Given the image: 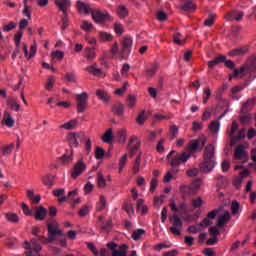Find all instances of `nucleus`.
<instances>
[{
    "label": "nucleus",
    "mask_w": 256,
    "mask_h": 256,
    "mask_svg": "<svg viewBox=\"0 0 256 256\" xmlns=\"http://www.w3.org/2000/svg\"><path fill=\"white\" fill-rule=\"evenodd\" d=\"M141 141L136 136H132L129 141L130 156L133 157L139 151Z\"/></svg>",
    "instance_id": "9b49d317"
},
{
    "label": "nucleus",
    "mask_w": 256,
    "mask_h": 256,
    "mask_svg": "<svg viewBox=\"0 0 256 256\" xmlns=\"http://www.w3.org/2000/svg\"><path fill=\"white\" fill-rule=\"evenodd\" d=\"M141 235H145V230L143 228L135 230L132 233V239H134V241H139L141 239Z\"/></svg>",
    "instance_id": "ea45409f"
},
{
    "label": "nucleus",
    "mask_w": 256,
    "mask_h": 256,
    "mask_svg": "<svg viewBox=\"0 0 256 256\" xmlns=\"http://www.w3.org/2000/svg\"><path fill=\"white\" fill-rule=\"evenodd\" d=\"M186 174L188 177H197L199 175V169L198 168H190L186 171Z\"/></svg>",
    "instance_id": "e2e57ef3"
},
{
    "label": "nucleus",
    "mask_w": 256,
    "mask_h": 256,
    "mask_svg": "<svg viewBox=\"0 0 256 256\" xmlns=\"http://www.w3.org/2000/svg\"><path fill=\"white\" fill-rule=\"evenodd\" d=\"M85 169H87V165L85 164V162H83L82 159H80L75 165L74 168L71 172V177L72 179H77V177H79V175H81Z\"/></svg>",
    "instance_id": "9d476101"
},
{
    "label": "nucleus",
    "mask_w": 256,
    "mask_h": 256,
    "mask_svg": "<svg viewBox=\"0 0 256 256\" xmlns=\"http://www.w3.org/2000/svg\"><path fill=\"white\" fill-rule=\"evenodd\" d=\"M123 209L129 215V217H131V215H134L135 213V210H133V203L131 202L125 203Z\"/></svg>",
    "instance_id": "c03bdc74"
},
{
    "label": "nucleus",
    "mask_w": 256,
    "mask_h": 256,
    "mask_svg": "<svg viewBox=\"0 0 256 256\" xmlns=\"http://www.w3.org/2000/svg\"><path fill=\"white\" fill-rule=\"evenodd\" d=\"M146 120L147 117H145V110H143L136 118V123H138V125H143Z\"/></svg>",
    "instance_id": "4d7b16f0"
},
{
    "label": "nucleus",
    "mask_w": 256,
    "mask_h": 256,
    "mask_svg": "<svg viewBox=\"0 0 256 256\" xmlns=\"http://www.w3.org/2000/svg\"><path fill=\"white\" fill-rule=\"evenodd\" d=\"M117 13L119 15V17H121L122 19H124V17H127V15H129V11L127 10V8L123 5H120L117 9Z\"/></svg>",
    "instance_id": "79ce46f5"
},
{
    "label": "nucleus",
    "mask_w": 256,
    "mask_h": 256,
    "mask_svg": "<svg viewBox=\"0 0 256 256\" xmlns=\"http://www.w3.org/2000/svg\"><path fill=\"white\" fill-rule=\"evenodd\" d=\"M89 100V95L87 92H82L76 95L77 111L78 113H83L87 109V101Z\"/></svg>",
    "instance_id": "6e6552de"
},
{
    "label": "nucleus",
    "mask_w": 256,
    "mask_h": 256,
    "mask_svg": "<svg viewBox=\"0 0 256 256\" xmlns=\"http://www.w3.org/2000/svg\"><path fill=\"white\" fill-rule=\"evenodd\" d=\"M13 147H15V144H10L8 146H5L2 148V155H9L11 151H13Z\"/></svg>",
    "instance_id": "338daca9"
},
{
    "label": "nucleus",
    "mask_w": 256,
    "mask_h": 256,
    "mask_svg": "<svg viewBox=\"0 0 256 256\" xmlns=\"http://www.w3.org/2000/svg\"><path fill=\"white\" fill-rule=\"evenodd\" d=\"M53 181H55V176L47 174L45 176L42 177V183L46 186V187H53Z\"/></svg>",
    "instance_id": "a878e982"
},
{
    "label": "nucleus",
    "mask_w": 256,
    "mask_h": 256,
    "mask_svg": "<svg viewBox=\"0 0 256 256\" xmlns=\"http://www.w3.org/2000/svg\"><path fill=\"white\" fill-rule=\"evenodd\" d=\"M212 111H213V108L207 107L202 115V121H207V119L211 117Z\"/></svg>",
    "instance_id": "69168bd1"
},
{
    "label": "nucleus",
    "mask_w": 256,
    "mask_h": 256,
    "mask_svg": "<svg viewBox=\"0 0 256 256\" xmlns=\"http://www.w3.org/2000/svg\"><path fill=\"white\" fill-rule=\"evenodd\" d=\"M159 69V64L152 63L149 68L146 69L147 77H153Z\"/></svg>",
    "instance_id": "c756f323"
},
{
    "label": "nucleus",
    "mask_w": 256,
    "mask_h": 256,
    "mask_svg": "<svg viewBox=\"0 0 256 256\" xmlns=\"http://www.w3.org/2000/svg\"><path fill=\"white\" fill-rule=\"evenodd\" d=\"M48 227V237L39 236L38 239L43 243V245H49L53 241H57V237L63 236V231L59 229V224L57 222L47 223Z\"/></svg>",
    "instance_id": "7ed1b4c3"
},
{
    "label": "nucleus",
    "mask_w": 256,
    "mask_h": 256,
    "mask_svg": "<svg viewBox=\"0 0 256 256\" xmlns=\"http://www.w3.org/2000/svg\"><path fill=\"white\" fill-rule=\"evenodd\" d=\"M81 29L83 31H91L93 30V24L92 23H89L87 20H84L82 23H81Z\"/></svg>",
    "instance_id": "5fc2aeb1"
},
{
    "label": "nucleus",
    "mask_w": 256,
    "mask_h": 256,
    "mask_svg": "<svg viewBox=\"0 0 256 256\" xmlns=\"http://www.w3.org/2000/svg\"><path fill=\"white\" fill-rule=\"evenodd\" d=\"M72 161H73V149H71L70 154H64L60 158V162L62 163V165H69V163H71Z\"/></svg>",
    "instance_id": "cd10ccee"
},
{
    "label": "nucleus",
    "mask_w": 256,
    "mask_h": 256,
    "mask_svg": "<svg viewBox=\"0 0 256 256\" xmlns=\"http://www.w3.org/2000/svg\"><path fill=\"white\" fill-rule=\"evenodd\" d=\"M24 249L28 251L25 252L27 256H39V251H41V244L37 242V239L32 238L31 242H24Z\"/></svg>",
    "instance_id": "39448f33"
},
{
    "label": "nucleus",
    "mask_w": 256,
    "mask_h": 256,
    "mask_svg": "<svg viewBox=\"0 0 256 256\" xmlns=\"http://www.w3.org/2000/svg\"><path fill=\"white\" fill-rule=\"evenodd\" d=\"M127 164V154H124L120 160H119V170L118 173H122L123 172V167H125V165Z\"/></svg>",
    "instance_id": "8fccbe9b"
},
{
    "label": "nucleus",
    "mask_w": 256,
    "mask_h": 256,
    "mask_svg": "<svg viewBox=\"0 0 256 256\" xmlns=\"http://www.w3.org/2000/svg\"><path fill=\"white\" fill-rule=\"evenodd\" d=\"M127 85H129V82H125L121 88H118L115 90V95H123L127 91Z\"/></svg>",
    "instance_id": "052dcab7"
},
{
    "label": "nucleus",
    "mask_w": 256,
    "mask_h": 256,
    "mask_svg": "<svg viewBox=\"0 0 256 256\" xmlns=\"http://www.w3.org/2000/svg\"><path fill=\"white\" fill-rule=\"evenodd\" d=\"M191 205L192 207H194V209H199V207H202L203 205V198L201 197L193 198L191 201Z\"/></svg>",
    "instance_id": "49530a36"
},
{
    "label": "nucleus",
    "mask_w": 256,
    "mask_h": 256,
    "mask_svg": "<svg viewBox=\"0 0 256 256\" xmlns=\"http://www.w3.org/2000/svg\"><path fill=\"white\" fill-rule=\"evenodd\" d=\"M77 8L79 9V11L83 13H91V7H89L88 4H85L81 1H77Z\"/></svg>",
    "instance_id": "2f4dec72"
},
{
    "label": "nucleus",
    "mask_w": 256,
    "mask_h": 256,
    "mask_svg": "<svg viewBox=\"0 0 256 256\" xmlns=\"http://www.w3.org/2000/svg\"><path fill=\"white\" fill-rule=\"evenodd\" d=\"M239 207H241L239 202L237 201L232 202V207H231L232 215H237V213H239Z\"/></svg>",
    "instance_id": "0e129e2a"
},
{
    "label": "nucleus",
    "mask_w": 256,
    "mask_h": 256,
    "mask_svg": "<svg viewBox=\"0 0 256 256\" xmlns=\"http://www.w3.org/2000/svg\"><path fill=\"white\" fill-rule=\"evenodd\" d=\"M227 59L225 55H219L214 60H211L208 62L209 69H213L214 67H217L219 63H224V61Z\"/></svg>",
    "instance_id": "6ab92c4d"
},
{
    "label": "nucleus",
    "mask_w": 256,
    "mask_h": 256,
    "mask_svg": "<svg viewBox=\"0 0 256 256\" xmlns=\"http://www.w3.org/2000/svg\"><path fill=\"white\" fill-rule=\"evenodd\" d=\"M180 193L183 195V197H189V195H195V193L193 192V189L189 185H181Z\"/></svg>",
    "instance_id": "393cba45"
},
{
    "label": "nucleus",
    "mask_w": 256,
    "mask_h": 256,
    "mask_svg": "<svg viewBox=\"0 0 256 256\" xmlns=\"http://www.w3.org/2000/svg\"><path fill=\"white\" fill-rule=\"evenodd\" d=\"M55 5L59 7L62 13H67V8L71 7V0H56Z\"/></svg>",
    "instance_id": "dca6fc26"
},
{
    "label": "nucleus",
    "mask_w": 256,
    "mask_h": 256,
    "mask_svg": "<svg viewBox=\"0 0 256 256\" xmlns=\"http://www.w3.org/2000/svg\"><path fill=\"white\" fill-rule=\"evenodd\" d=\"M52 193L54 197H63V195H65V189L64 188L54 189Z\"/></svg>",
    "instance_id": "774afa93"
},
{
    "label": "nucleus",
    "mask_w": 256,
    "mask_h": 256,
    "mask_svg": "<svg viewBox=\"0 0 256 256\" xmlns=\"http://www.w3.org/2000/svg\"><path fill=\"white\" fill-rule=\"evenodd\" d=\"M209 97H211V88L206 87L203 91V103L206 104L209 101Z\"/></svg>",
    "instance_id": "6e6d98bb"
},
{
    "label": "nucleus",
    "mask_w": 256,
    "mask_h": 256,
    "mask_svg": "<svg viewBox=\"0 0 256 256\" xmlns=\"http://www.w3.org/2000/svg\"><path fill=\"white\" fill-rule=\"evenodd\" d=\"M239 129V124H237V121L232 122L231 130L228 131V137H230V140L235 137V133H237V130Z\"/></svg>",
    "instance_id": "58836bf2"
},
{
    "label": "nucleus",
    "mask_w": 256,
    "mask_h": 256,
    "mask_svg": "<svg viewBox=\"0 0 256 256\" xmlns=\"http://www.w3.org/2000/svg\"><path fill=\"white\" fill-rule=\"evenodd\" d=\"M5 216L10 223H17L19 221V216L16 213H6Z\"/></svg>",
    "instance_id": "a18cd8bd"
},
{
    "label": "nucleus",
    "mask_w": 256,
    "mask_h": 256,
    "mask_svg": "<svg viewBox=\"0 0 256 256\" xmlns=\"http://www.w3.org/2000/svg\"><path fill=\"white\" fill-rule=\"evenodd\" d=\"M221 128V123L219 121L214 120L210 123L209 129L212 133H219V129Z\"/></svg>",
    "instance_id": "c9c22d12"
},
{
    "label": "nucleus",
    "mask_w": 256,
    "mask_h": 256,
    "mask_svg": "<svg viewBox=\"0 0 256 256\" xmlns=\"http://www.w3.org/2000/svg\"><path fill=\"white\" fill-rule=\"evenodd\" d=\"M199 187H201V179L198 178L196 180H194L191 185H190V188H192V191L194 193H197V191H199Z\"/></svg>",
    "instance_id": "09e8293b"
},
{
    "label": "nucleus",
    "mask_w": 256,
    "mask_h": 256,
    "mask_svg": "<svg viewBox=\"0 0 256 256\" xmlns=\"http://www.w3.org/2000/svg\"><path fill=\"white\" fill-rule=\"evenodd\" d=\"M126 105L129 109H133L137 105V97L133 94H129L126 99Z\"/></svg>",
    "instance_id": "bb28decb"
},
{
    "label": "nucleus",
    "mask_w": 256,
    "mask_h": 256,
    "mask_svg": "<svg viewBox=\"0 0 256 256\" xmlns=\"http://www.w3.org/2000/svg\"><path fill=\"white\" fill-rule=\"evenodd\" d=\"M173 155H175V150L170 151L167 155V160L170 161L171 167H179L181 163H187V161H189L191 158V153L189 152H183L181 154H177L174 157ZM171 157L173 158L171 159Z\"/></svg>",
    "instance_id": "20e7f679"
},
{
    "label": "nucleus",
    "mask_w": 256,
    "mask_h": 256,
    "mask_svg": "<svg viewBox=\"0 0 256 256\" xmlns=\"http://www.w3.org/2000/svg\"><path fill=\"white\" fill-rule=\"evenodd\" d=\"M10 109L13 111H19L21 109V106L17 103L15 99H12L9 101Z\"/></svg>",
    "instance_id": "bf43d9fd"
},
{
    "label": "nucleus",
    "mask_w": 256,
    "mask_h": 256,
    "mask_svg": "<svg viewBox=\"0 0 256 256\" xmlns=\"http://www.w3.org/2000/svg\"><path fill=\"white\" fill-rule=\"evenodd\" d=\"M97 183H98V187H100V189H103V187H105V185H106L105 176H103V173H101V172H98Z\"/></svg>",
    "instance_id": "de8ad7c7"
},
{
    "label": "nucleus",
    "mask_w": 256,
    "mask_h": 256,
    "mask_svg": "<svg viewBox=\"0 0 256 256\" xmlns=\"http://www.w3.org/2000/svg\"><path fill=\"white\" fill-rule=\"evenodd\" d=\"M107 205V200L105 199V196H100V200L97 203L96 209L97 211H103Z\"/></svg>",
    "instance_id": "a19ab883"
},
{
    "label": "nucleus",
    "mask_w": 256,
    "mask_h": 256,
    "mask_svg": "<svg viewBox=\"0 0 256 256\" xmlns=\"http://www.w3.org/2000/svg\"><path fill=\"white\" fill-rule=\"evenodd\" d=\"M65 57V53L61 50H56L52 52V59H58V61H61Z\"/></svg>",
    "instance_id": "3c124183"
},
{
    "label": "nucleus",
    "mask_w": 256,
    "mask_h": 256,
    "mask_svg": "<svg viewBox=\"0 0 256 256\" xmlns=\"http://www.w3.org/2000/svg\"><path fill=\"white\" fill-rule=\"evenodd\" d=\"M61 29L62 31H65L67 27H69V15H67V12H64L61 17Z\"/></svg>",
    "instance_id": "72a5a7b5"
},
{
    "label": "nucleus",
    "mask_w": 256,
    "mask_h": 256,
    "mask_svg": "<svg viewBox=\"0 0 256 256\" xmlns=\"http://www.w3.org/2000/svg\"><path fill=\"white\" fill-rule=\"evenodd\" d=\"M45 217H47V209L43 206H39L34 213V218L36 221H45Z\"/></svg>",
    "instance_id": "2eb2a0df"
},
{
    "label": "nucleus",
    "mask_w": 256,
    "mask_h": 256,
    "mask_svg": "<svg viewBox=\"0 0 256 256\" xmlns=\"http://www.w3.org/2000/svg\"><path fill=\"white\" fill-rule=\"evenodd\" d=\"M244 15L245 13H243L242 11L231 10L230 12L226 13L225 19L226 21H241Z\"/></svg>",
    "instance_id": "f8f14e48"
},
{
    "label": "nucleus",
    "mask_w": 256,
    "mask_h": 256,
    "mask_svg": "<svg viewBox=\"0 0 256 256\" xmlns=\"http://www.w3.org/2000/svg\"><path fill=\"white\" fill-rule=\"evenodd\" d=\"M207 144V138L205 136H201L199 139L192 140L189 144L188 148L191 153H196L198 150L203 151V147Z\"/></svg>",
    "instance_id": "0eeeda50"
},
{
    "label": "nucleus",
    "mask_w": 256,
    "mask_h": 256,
    "mask_svg": "<svg viewBox=\"0 0 256 256\" xmlns=\"http://www.w3.org/2000/svg\"><path fill=\"white\" fill-rule=\"evenodd\" d=\"M76 126H77V120L73 119L65 124H62L60 127L61 129H66L67 131H70L71 129H75Z\"/></svg>",
    "instance_id": "f704fd0d"
},
{
    "label": "nucleus",
    "mask_w": 256,
    "mask_h": 256,
    "mask_svg": "<svg viewBox=\"0 0 256 256\" xmlns=\"http://www.w3.org/2000/svg\"><path fill=\"white\" fill-rule=\"evenodd\" d=\"M181 9H183V11H195L197 9V5H195L193 0H186Z\"/></svg>",
    "instance_id": "b1692460"
},
{
    "label": "nucleus",
    "mask_w": 256,
    "mask_h": 256,
    "mask_svg": "<svg viewBox=\"0 0 256 256\" xmlns=\"http://www.w3.org/2000/svg\"><path fill=\"white\" fill-rule=\"evenodd\" d=\"M86 71L90 73L91 75H95L96 77H100L103 73L101 68H97L95 66H88L86 67Z\"/></svg>",
    "instance_id": "c85d7f7f"
},
{
    "label": "nucleus",
    "mask_w": 256,
    "mask_h": 256,
    "mask_svg": "<svg viewBox=\"0 0 256 256\" xmlns=\"http://www.w3.org/2000/svg\"><path fill=\"white\" fill-rule=\"evenodd\" d=\"M217 185L220 189H222V187H225L227 185V178H225L224 176L219 175L217 177Z\"/></svg>",
    "instance_id": "603ef678"
},
{
    "label": "nucleus",
    "mask_w": 256,
    "mask_h": 256,
    "mask_svg": "<svg viewBox=\"0 0 256 256\" xmlns=\"http://www.w3.org/2000/svg\"><path fill=\"white\" fill-rule=\"evenodd\" d=\"M131 47H133V38L126 37L122 41V50L125 52L131 51Z\"/></svg>",
    "instance_id": "412c9836"
},
{
    "label": "nucleus",
    "mask_w": 256,
    "mask_h": 256,
    "mask_svg": "<svg viewBox=\"0 0 256 256\" xmlns=\"http://www.w3.org/2000/svg\"><path fill=\"white\" fill-rule=\"evenodd\" d=\"M14 29H17V23L15 21H9L2 26L3 33H10V31H14Z\"/></svg>",
    "instance_id": "5701e85b"
},
{
    "label": "nucleus",
    "mask_w": 256,
    "mask_h": 256,
    "mask_svg": "<svg viewBox=\"0 0 256 256\" xmlns=\"http://www.w3.org/2000/svg\"><path fill=\"white\" fill-rule=\"evenodd\" d=\"M67 139L71 149L73 147H79V143L85 141V133L83 132H70L67 135Z\"/></svg>",
    "instance_id": "423d86ee"
},
{
    "label": "nucleus",
    "mask_w": 256,
    "mask_h": 256,
    "mask_svg": "<svg viewBox=\"0 0 256 256\" xmlns=\"http://www.w3.org/2000/svg\"><path fill=\"white\" fill-rule=\"evenodd\" d=\"M170 209L173 211V215L169 218L171 223L170 231L173 235H181V230L183 229V220L179 217L177 213H187V204L181 202L178 206L175 202L170 203Z\"/></svg>",
    "instance_id": "f257e3e1"
},
{
    "label": "nucleus",
    "mask_w": 256,
    "mask_h": 256,
    "mask_svg": "<svg viewBox=\"0 0 256 256\" xmlns=\"http://www.w3.org/2000/svg\"><path fill=\"white\" fill-rule=\"evenodd\" d=\"M246 137V130L245 128H242L238 131V134L230 140V145L233 147V145H237V141H241V139H245Z\"/></svg>",
    "instance_id": "a211bd4d"
},
{
    "label": "nucleus",
    "mask_w": 256,
    "mask_h": 256,
    "mask_svg": "<svg viewBox=\"0 0 256 256\" xmlns=\"http://www.w3.org/2000/svg\"><path fill=\"white\" fill-rule=\"evenodd\" d=\"M96 95L98 98L101 99L104 103H107L109 101V94L103 90H97Z\"/></svg>",
    "instance_id": "e433bc0d"
},
{
    "label": "nucleus",
    "mask_w": 256,
    "mask_h": 256,
    "mask_svg": "<svg viewBox=\"0 0 256 256\" xmlns=\"http://www.w3.org/2000/svg\"><path fill=\"white\" fill-rule=\"evenodd\" d=\"M249 51V46L239 47L236 49L231 50L228 55L230 57H237V55H245Z\"/></svg>",
    "instance_id": "f3484780"
},
{
    "label": "nucleus",
    "mask_w": 256,
    "mask_h": 256,
    "mask_svg": "<svg viewBox=\"0 0 256 256\" xmlns=\"http://www.w3.org/2000/svg\"><path fill=\"white\" fill-rule=\"evenodd\" d=\"M247 157L248 154L247 151H245V145L239 144L234 151V158L238 160H245Z\"/></svg>",
    "instance_id": "ddd939ff"
},
{
    "label": "nucleus",
    "mask_w": 256,
    "mask_h": 256,
    "mask_svg": "<svg viewBox=\"0 0 256 256\" xmlns=\"http://www.w3.org/2000/svg\"><path fill=\"white\" fill-rule=\"evenodd\" d=\"M105 157V150L99 146H96V151H95V158L98 161H101Z\"/></svg>",
    "instance_id": "37998d69"
},
{
    "label": "nucleus",
    "mask_w": 256,
    "mask_h": 256,
    "mask_svg": "<svg viewBox=\"0 0 256 256\" xmlns=\"http://www.w3.org/2000/svg\"><path fill=\"white\" fill-rule=\"evenodd\" d=\"M204 161L199 164L201 173H211L215 169V146L208 144L204 149Z\"/></svg>",
    "instance_id": "f03ea898"
},
{
    "label": "nucleus",
    "mask_w": 256,
    "mask_h": 256,
    "mask_svg": "<svg viewBox=\"0 0 256 256\" xmlns=\"http://www.w3.org/2000/svg\"><path fill=\"white\" fill-rule=\"evenodd\" d=\"M103 143H111L113 141V130L109 128L102 136Z\"/></svg>",
    "instance_id": "7c9ffc66"
},
{
    "label": "nucleus",
    "mask_w": 256,
    "mask_h": 256,
    "mask_svg": "<svg viewBox=\"0 0 256 256\" xmlns=\"http://www.w3.org/2000/svg\"><path fill=\"white\" fill-rule=\"evenodd\" d=\"M95 57H97V55L95 54V50H93L91 48H87L85 58L86 59H95Z\"/></svg>",
    "instance_id": "680f3d73"
},
{
    "label": "nucleus",
    "mask_w": 256,
    "mask_h": 256,
    "mask_svg": "<svg viewBox=\"0 0 256 256\" xmlns=\"http://www.w3.org/2000/svg\"><path fill=\"white\" fill-rule=\"evenodd\" d=\"M173 42L176 45H183V43H185V38L181 33H176L173 35Z\"/></svg>",
    "instance_id": "4c0bfd02"
},
{
    "label": "nucleus",
    "mask_w": 256,
    "mask_h": 256,
    "mask_svg": "<svg viewBox=\"0 0 256 256\" xmlns=\"http://www.w3.org/2000/svg\"><path fill=\"white\" fill-rule=\"evenodd\" d=\"M3 121L6 127H9L10 129L15 125V120L13 119V117H11V114L8 111L4 112Z\"/></svg>",
    "instance_id": "4be33fe9"
},
{
    "label": "nucleus",
    "mask_w": 256,
    "mask_h": 256,
    "mask_svg": "<svg viewBox=\"0 0 256 256\" xmlns=\"http://www.w3.org/2000/svg\"><path fill=\"white\" fill-rule=\"evenodd\" d=\"M231 219V213L225 212L224 215L220 216L217 221V227H225V223H227Z\"/></svg>",
    "instance_id": "aec40b11"
},
{
    "label": "nucleus",
    "mask_w": 256,
    "mask_h": 256,
    "mask_svg": "<svg viewBox=\"0 0 256 256\" xmlns=\"http://www.w3.org/2000/svg\"><path fill=\"white\" fill-rule=\"evenodd\" d=\"M255 98H248L246 102L242 104L241 113H249L253 107H255Z\"/></svg>",
    "instance_id": "4468645a"
},
{
    "label": "nucleus",
    "mask_w": 256,
    "mask_h": 256,
    "mask_svg": "<svg viewBox=\"0 0 256 256\" xmlns=\"http://www.w3.org/2000/svg\"><path fill=\"white\" fill-rule=\"evenodd\" d=\"M112 111L115 115L121 116L125 111V106L123 104H116L112 107Z\"/></svg>",
    "instance_id": "473e14b6"
},
{
    "label": "nucleus",
    "mask_w": 256,
    "mask_h": 256,
    "mask_svg": "<svg viewBox=\"0 0 256 256\" xmlns=\"http://www.w3.org/2000/svg\"><path fill=\"white\" fill-rule=\"evenodd\" d=\"M53 85H55V77L50 76L48 78V82L45 85V90L46 91H51V89H53Z\"/></svg>",
    "instance_id": "864d4df0"
},
{
    "label": "nucleus",
    "mask_w": 256,
    "mask_h": 256,
    "mask_svg": "<svg viewBox=\"0 0 256 256\" xmlns=\"http://www.w3.org/2000/svg\"><path fill=\"white\" fill-rule=\"evenodd\" d=\"M92 18L95 23H105L111 19L109 12H101V10L92 11Z\"/></svg>",
    "instance_id": "1a4fd4ad"
},
{
    "label": "nucleus",
    "mask_w": 256,
    "mask_h": 256,
    "mask_svg": "<svg viewBox=\"0 0 256 256\" xmlns=\"http://www.w3.org/2000/svg\"><path fill=\"white\" fill-rule=\"evenodd\" d=\"M99 37L102 41H112L113 35L106 33V32H100Z\"/></svg>",
    "instance_id": "13d9d810"
}]
</instances>
